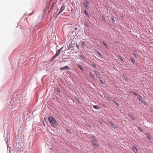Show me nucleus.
<instances>
[{
	"mask_svg": "<svg viewBox=\"0 0 153 153\" xmlns=\"http://www.w3.org/2000/svg\"><path fill=\"white\" fill-rule=\"evenodd\" d=\"M48 120L52 126L55 127L56 125V123H57V121L55 118L52 116L49 117L48 118Z\"/></svg>",
	"mask_w": 153,
	"mask_h": 153,
	"instance_id": "f257e3e1",
	"label": "nucleus"
},
{
	"mask_svg": "<svg viewBox=\"0 0 153 153\" xmlns=\"http://www.w3.org/2000/svg\"><path fill=\"white\" fill-rule=\"evenodd\" d=\"M62 47L59 49L56 52V53L55 55L52 57V59L58 56L60 54V52L62 50Z\"/></svg>",
	"mask_w": 153,
	"mask_h": 153,
	"instance_id": "f03ea898",
	"label": "nucleus"
},
{
	"mask_svg": "<svg viewBox=\"0 0 153 153\" xmlns=\"http://www.w3.org/2000/svg\"><path fill=\"white\" fill-rule=\"evenodd\" d=\"M65 8V7L64 5H62L60 8V10L57 14V16H58L59 14H60L64 10Z\"/></svg>",
	"mask_w": 153,
	"mask_h": 153,
	"instance_id": "7ed1b4c3",
	"label": "nucleus"
},
{
	"mask_svg": "<svg viewBox=\"0 0 153 153\" xmlns=\"http://www.w3.org/2000/svg\"><path fill=\"white\" fill-rule=\"evenodd\" d=\"M145 134L146 135V137L149 140L151 141L152 137L150 136V134L147 133L146 132Z\"/></svg>",
	"mask_w": 153,
	"mask_h": 153,
	"instance_id": "20e7f679",
	"label": "nucleus"
},
{
	"mask_svg": "<svg viewBox=\"0 0 153 153\" xmlns=\"http://www.w3.org/2000/svg\"><path fill=\"white\" fill-rule=\"evenodd\" d=\"M59 69L61 70H69L70 69V68L68 66L66 65L62 68L60 67L59 68Z\"/></svg>",
	"mask_w": 153,
	"mask_h": 153,
	"instance_id": "39448f33",
	"label": "nucleus"
},
{
	"mask_svg": "<svg viewBox=\"0 0 153 153\" xmlns=\"http://www.w3.org/2000/svg\"><path fill=\"white\" fill-rule=\"evenodd\" d=\"M94 74L96 75L97 77L100 78L101 76V75L97 71L95 70L93 71Z\"/></svg>",
	"mask_w": 153,
	"mask_h": 153,
	"instance_id": "423d86ee",
	"label": "nucleus"
},
{
	"mask_svg": "<svg viewBox=\"0 0 153 153\" xmlns=\"http://www.w3.org/2000/svg\"><path fill=\"white\" fill-rule=\"evenodd\" d=\"M79 58L80 59L81 58L85 62H86L87 60V59L86 57L84 56L83 55H80L79 56Z\"/></svg>",
	"mask_w": 153,
	"mask_h": 153,
	"instance_id": "0eeeda50",
	"label": "nucleus"
},
{
	"mask_svg": "<svg viewBox=\"0 0 153 153\" xmlns=\"http://www.w3.org/2000/svg\"><path fill=\"white\" fill-rule=\"evenodd\" d=\"M132 148L133 150L134 151L135 153H137V149L136 148V147L134 146H132Z\"/></svg>",
	"mask_w": 153,
	"mask_h": 153,
	"instance_id": "6e6552de",
	"label": "nucleus"
},
{
	"mask_svg": "<svg viewBox=\"0 0 153 153\" xmlns=\"http://www.w3.org/2000/svg\"><path fill=\"white\" fill-rule=\"evenodd\" d=\"M140 102L143 103L145 105H147L148 104V103L146 102L143 99L141 100Z\"/></svg>",
	"mask_w": 153,
	"mask_h": 153,
	"instance_id": "1a4fd4ad",
	"label": "nucleus"
},
{
	"mask_svg": "<svg viewBox=\"0 0 153 153\" xmlns=\"http://www.w3.org/2000/svg\"><path fill=\"white\" fill-rule=\"evenodd\" d=\"M109 124L112 128H114L116 127V126L114 125L113 123L112 122H109Z\"/></svg>",
	"mask_w": 153,
	"mask_h": 153,
	"instance_id": "9d476101",
	"label": "nucleus"
},
{
	"mask_svg": "<svg viewBox=\"0 0 153 153\" xmlns=\"http://www.w3.org/2000/svg\"><path fill=\"white\" fill-rule=\"evenodd\" d=\"M82 5H83V6H84L85 7V8L88 9L89 7L88 6V5L87 4L85 3H83V4H82Z\"/></svg>",
	"mask_w": 153,
	"mask_h": 153,
	"instance_id": "9b49d317",
	"label": "nucleus"
},
{
	"mask_svg": "<svg viewBox=\"0 0 153 153\" xmlns=\"http://www.w3.org/2000/svg\"><path fill=\"white\" fill-rule=\"evenodd\" d=\"M129 117L132 120H134L135 119L134 117L131 114H130L128 115Z\"/></svg>",
	"mask_w": 153,
	"mask_h": 153,
	"instance_id": "f8f14e48",
	"label": "nucleus"
},
{
	"mask_svg": "<svg viewBox=\"0 0 153 153\" xmlns=\"http://www.w3.org/2000/svg\"><path fill=\"white\" fill-rule=\"evenodd\" d=\"M93 108L97 110H99L100 109V107L96 105H94Z\"/></svg>",
	"mask_w": 153,
	"mask_h": 153,
	"instance_id": "ddd939ff",
	"label": "nucleus"
},
{
	"mask_svg": "<svg viewBox=\"0 0 153 153\" xmlns=\"http://www.w3.org/2000/svg\"><path fill=\"white\" fill-rule=\"evenodd\" d=\"M138 97H137V99L139 100L140 101L142 99L141 96L140 95L138 94Z\"/></svg>",
	"mask_w": 153,
	"mask_h": 153,
	"instance_id": "4468645a",
	"label": "nucleus"
},
{
	"mask_svg": "<svg viewBox=\"0 0 153 153\" xmlns=\"http://www.w3.org/2000/svg\"><path fill=\"white\" fill-rule=\"evenodd\" d=\"M96 53H97V54L99 55L100 57L101 58H102V55H101V54L100 53V52L99 51H96Z\"/></svg>",
	"mask_w": 153,
	"mask_h": 153,
	"instance_id": "2eb2a0df",
	"label": "nucleus"
},
{
	"mask_svg": "<svg viewBox=\"0 0 153 153\" xmlns=\"http://www.w3.org/2000/svg\"><path fill=\"white\" fill-rule=\"evenodd\" d=\"M55 91L56 92H57V93H60V90L59 88H56L55 90Z\"/></svg>",
	"mask_w": 153,
	"mask_h": 153,
	"instance_id": "dca6fc26",
	"label": "nucleus"
},
{
	"mask_svg": "<svg viewBox=\"0 0 153 153\" xmlns=\"http://www.w3.org/2000/svg\"><path fill=\"white\" fill-rule=\"evenodd\" d=\"M131 61L133 63H135V59L134 58H131L130 59Z\"/></svg>",
	"mask_w": 153,
	"mask_h": 153,
	"instance_id": "f3484780",
	"label": "nucleus"
},
{
	"mask_svg": "<svg viewBox=\"0 0 153 153\" xmlns=\"http://www.w3.org/2000/svg\"><path fill=\"white\" fill-rule=\"evenodd\" d=\"M131 93L133 94L134 95H135V96H138V94H137V93L136 92H135V91H132V92H131Z\"/></svg>",
	"mask_w": 153,
	"mask_h": 153,
	"instance_id": "a211bd4d",
	"label": "nucleus"
},
{
	"mask_svg": "<svg viewBox=\"0 0 153 153\" xmlns=\"http://www.w3.org/2000/svg\"><path fill=\"white\" fill-rule=\"evenodd\" d=\"M77 66L78 67L80 68V69L82 71H83V69L82 68V67L80 66V65L79 64H77Z\"/></svg>",
	"mask_w": 153,
	"mask_h": 153,
	"instance_id": "6ab92c4d",
	"label": "nucleus"
},
{
	"mask_svg": "<svg viewBox=\"0 0 153 153\" xmlns=\"http://www.w3.org/2000/svg\"><path fill=\"white\" fill-rule=\"evenodd\" d=\"M118 58L120 59L122 62H123L124 60L122 58L120 55H118Z\"/></svg>",
	"mask_w": 153,
	"mask_h": 153,
	"instance_id": "aec40b11",
	"label": "nucleus"
},
{
	"mask_svg": "<svg viewBox=\"0 0 153 153\" xmlns=\"http://www.w3.org/2000/svg\"><path fill=\"white\" fill-rule=\"evenodd\" d=\"M91 138L93 139V140L94 141H96V138L94 135H92L91 136Z\"/></svg>",
	"mask_w": 153,
	"mask_h": 153,
	"instance_id": "412c9836",
	"label": "nucleus"
},
{
	"mask_svg": "<svg viewBox=\"0 0 153 153\" xmlns=\"http://www.w3.org/2000/svg\"><path fill=\"white\" fill-rule=\"evenodd\" d=\"M84 12L85 13V14L88 17H89V16L88 14L87 13V11L86 10H84Z\"/></svg>",
	"mask_w": 153,
	"mask_h": 153,
	"instance_id": "4be33fe9",
	"label": "nucleus"
},
{
	"mask_svg": "<svg viewBox=\"0 0 153 153\" xmlns=\"http://www.w3.org/2000/svg\"><path fill=\"white\" fill-rule=\"evenodd\" d=\"M89 74L91 76V77L93 79H95V78L94 76L91 73H89Z\"/></svg>",
	"mask_w": 153,
	"mask_h": 153,
	"instance_id": "5701e85b",
	"label": "nucleus"
},
{
	"mask_svg": "<svg viewBox=\"0 0 153 153\" xmlns=\"http://www.w3.org/2000/svg\"><path fill=\"white\" fill-rule=\"evenodd\" d=\"M102 43L106 48H108V46L106 45V44L105 43H104L103 42H102Z\"/></svg>",
	"mask_w": 153,
	"mask_h": 153,
	"instance_id": "b1692460",
	"label": "nucleus"
},
{
	"mask_svg": "<svg viewBox=\"0 0 153 153\" xmlns=\"http://www.w3.org/2000/svg\"><path fill=\"white\" fill-rule=\"evenodd\" d=\"M92 144L95 146V147L97 146V145L96 143L93 142H92Z\"/></svg>",
	"mask_w": 153,
	"mask_h": 153,
	"instance_id": "393cba45",
	"label": "nucleus"
},
{
	"mask_svg": "<svg viewBox=\"0 0 153 153\" xmlns=\"http://www.w3.org/2000/svg\"><path fill=\"white\" fill-rule=\"evenodd\" d=\"M138 129L139 130V131H143V129H142V128L141 127H138Z\"/></svg>",
	"mask_w": 153,
	"mask_h": 153,
	"instance_id": "a878e982",
	"label": "nucleus"
},
{
	"mask_svg": "<svg viewBox=\"0 0 153 153\" xmlns=\"http://www.w3.org/2000/svg\"><path fill=\"white\" fill-rule=\"evenodd\" d=\"M111 22L113 23H114L115 22V20L113 18H111Z\"/></svg>",
	"mask_w": 153,
	"mask_h": 153,
	"instance_id": "bb28decb",
	"label": "nucleus"
},
{
	"mask_svg": "<svg viewBox=\"0 0 153 153\" xmlns=\"http://www.w3.org/2000/svg\"><path fill=\"white\" fill-rule=\"evenodd\" d=\"M81 44L84 46H86L85 43L83 42H81Z\"/></svg>",
	"mask_w": 153,
	"mask_h": 153,
	"instance_id": "cd10ccee",
	"label": "nucleus"
},
{
	"mask_svg": "<svg viewBox=\"0 0 153 153\" xmlns=\"http://www.w3.org/2000/svg\"><path fill=\"white\" fill-rule=\"evenodd\" d=\"M84 2V3H85L87 5L89 4V2L87 1H85Z\"/></svg>",
	"mask_w": 153,
	"mask_h": 153,
	"instance_id": "c85d7f7f",
	"label": "nucleus"
},
{
	"mask_svg": "<svg viewBox=\"0 0 153 153\" xmlns=\"http://www.w3.org/2000/svg\"><path fill=\"white\" fill-rule=\"evenodd\" d=\"M100 83L102 84H104V82H103V81L101 79H100V80H99Z\"/></svg>",
	"mask_w": 153,
	"mask_h": 153,
	"instance_id": "c756f323",
	"label": "nucleus"
},
{
	"mask_svg": "<svg viewBox=\"0 0 153 153\" xmlns=\"http://www.w3.org/2000/svg\"><path fill=\"white\" fill-rule=\"evenodd\" d=\"M113 102L114 103L115 105H119V104L117 102H116V101H113Z\"/></svg>",
	"mask_w": 153,
	"mask_h": 153,
	"instance_id": "7c9ffc66",
	"label": "nucleus"
},
{
	"mask_svg": "<svg viewBox=\"0 0 153 153\" xmlns=\"http://www.w3.org/2000/svg\"><path fill=\"white\" fill-rule=\"evenodd\" d=\"M102 19L104 21H105V18L104 16H102Z\"/></svg>",
	"mask_w": 153,
	"mask_h": 153,
	"instance_id": "2f4dec72",
	"label": "nucleus"
},
{
	"mask_svg": "<svg viewBox=\"0 0 153 153\" xmlns=\"http://www.w3.org/2000/svg\"><path fill=\"white\" fill-rule=\"evenodd\" d=\"M99 122L102 125L103 124V123L100 120H99Z\"/></svg>",
	"mask_w": 153,
	"mask_h": 153,
	"instance_id": "473e14b6",
	"label": "nucleus"
},
{
	"mask_svg": "<svg viewBox=\"0 0 153 153\" xmlns=\"http://www.w3.org/2000/svg\"><path fill=\"white\" fill-rule=\"evenodd\" d=\"M76 48H78V49H79V46L78 44H76Z\"/></svg>",
	"mask_w": 153,
	"mask_h": 153,
	"instance_id": "72a5a7b5",
	"label": "nucleus"
},
{
	"mask_svg": "<svg viewBox=\"0 0 153 153\" xmlns=\"http://www.w3.org/2000/svg\"><path fill=\"white\" fill-rule=\"evenodd\" d=\"M133 55L135 57H137V56L136 54L135 53H133Z\"/></svg>",
	"mask_w": 153,
	"mask_h": 153,
	"instance_id": "f704fd0d",
	"label": "nucleus"
},
{
	"mask_svg": "<svg viewBox=\"0 0 153 153\" xmlns=\"http://www.w3.org/2000/svg\"><path fill=\"white\" fill-rule=\"evenodd\" d=\"M92 66L93 67L95 68H96V65L94 64H92Z\"/></svg>",
	"mask_w": 153,
	"mask_h": 153,
	"instance_id": "c9c22d12",
	"label": "nucleus"
},
{
	"mask_svg": "<svg viewBox=\"0 0 153 153\" xmlns=\"http://www.w3.org/2000/svg\"><path fill=\"white\" fill-rule=\"evenodd\" d=\"M106 99L107 100H109L111 99L110 97H106Z\"/></svg>",
	"mask_w": 153,
	"mask_h": 153,
	"instance_id": "e433bc0d",
	"label": "nucleus"
},
{
	"mask_svg": "<svg viewBox=\"0 0 153 153\" xmlns=\"http://www.w3.org/2000/svg\"><path fill=\"white\" fill-rule=\"evenodd\" d=\"M33 12L31 13H29L28 14V15H29V16H30L31 15H32V14L33 13Z\"/></svg>",
	"mask_w": 153,
	"mask_h": 153,
	"instance_id": "4c0bfd02",
	"label": "nucleus"
},
{
	"mask_svg": "<svg viewBox=\"0 0 153 153\" xmlns=\"http://www.w3.org/2000/svg\"><path fill=\"white\" fill-rule=\"evenodd\" d=\"M54 58L53 59H52V58L51 59V60H53L54 59Z\"/></svg>",
	"mask_w": 153,
	"mask_h": 153,
	"instance_id": "58836bf2",
	"label": "nucleus"
},
{
	"mask_svg": "<svg viewBox=\"0 0 153 153\" xmlns=\"http://www.w3.org/2000/svg\"><path fill=\"white\" fill-rule=\"evenodd\" d=\"M125 79L126 80V79H128L127 78H125Z\"/></svg>",
	"mask_w": 153,
	"mask_h": 153,
	"instance_id": "ea45409f",
	"label": "nucleus"
},
{
	"mask_svg": "<svg viewBox=\"0 0 153 153\" xmlns=\"http://www.w3.org/2000/svg\"><path fill=\"white\" fill-rule=\"evenodd\" d=\"M70 48H71V46H70Z\"/></svg>",
	"mask_w": 153,
	"mask_h": 153,
	"instance_id": "a19ab883",
	"label": "nucleus"
},
{
	"mask_svg": "<svg viewBox=\"0 0 153 153\" xmlns=\"http://www.w3.org/2000/svg\"><path fill=\"white\" fill-rule=\"evenodd\" d=\"M152 2H153V0H152Z\"/></svg>",
	"mask_w": 153,
	"mask_h": 153,
	"instance_id": "79ce46f5",
	"label": "nucleus"
},
{
	"mask_svg": "<svg viewBox=\"0 0 153 153\" xmlns=\"http://www.w3.org/2000/svg\"><path fill=\"white\" fill-rule=\"evenodd\" d=\"M53 5V4H52V6Z\"/></svg>",
	"mask_w": 153,
	"mask_h": 153,
	"instance_id": "37998d69",
	"label": "nucleus"
}]
</instances>
